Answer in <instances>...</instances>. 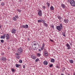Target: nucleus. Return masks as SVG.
Returning a JSON list of instances; mask_svg holds the SVG:
<instances>
[{
	"mask_svg": "<svg viewBox=\"0 0 75 75\" xmlns=\"http://www.w3.org/2000/svg\"><path fill=\"white\" fill-rule=\"evenodd\" d=\"M42 23H43V24H44V23H45V21H42Z\"/></svg>",
	"mask_w": 75,
	"mask_h": 75,
	"instance_id": "nucleus-45",
	"label": "nucleus"
},
{
	"mask_svg": "<svg viewBox=\"0 0 75 75\" xmlns=\"http://www.w3.org/2000/svg\"><path fill=\"white\" fill-rule=\"evenodd\" d=\"M28 28V25H25V28L27 29Z\"/></svg>",
	"mask_w": 75,
	"mask_h": 75,
	"instance_id": "nucleus-27",
	"label": "nucleus"
},
{
	"mask_svg": "<svg viewBox=\"0 0 75 75\" xmlns=\"http://www.w3.org/2000/svg\"><path fill=\"white\" fill-rule=\"evenodd\" d=\"M15 17L16 18H18V16H15Z\"/></svg>",
	"mask_w": 75,
	"mask_h": 75,
	"instance_id": "nucleus-35",
	"label": "nucleus"
},
{
	"mask_svg": "<svg viewBox=\"0 0 75 75\" xmlns=\"http://www.w3.org/2000/svg\"><path fill=\"white\" fill-rule=\"evenodd\" d=\"M16 55H17V57H18V58H20L21 56H20V54H18V53H16Z\"/></svg>",
	"mask_w": 75,
	"mask_h": 75,
	"instance_id": "nucleus-14",
	"label": "nucleus"
},
{
	"mask_svg": "<svg viewBox=\"0 0 75 75\" xmlns=\"http://www.w3.org/2000/svg\"><path fill=\"white\" fill-rule=\"evenodd\" d=\"M1 1V0H0V1Z\"/></svg>",
	"mask_w": 75,
	"mask_h": 75,
	"instance_id": "nucleus-55",
	"label": "nucleus"
},
{
	"mask_svg": "<svg viewBox=\"0 0 75 75\" xmlns=\"http://www.w3.org/2000/svg\"><path fill=\"white\" fill-rule=\"evenodd\" d=\"M28 40H30V39L28 38Z\"/></svg>",
	"mask_w": 75,
	"mask_h": 75,
	"instance_id": "nucleus-53",
	"label": "nucleus"
},
{
	"mask_svg": "<svg viewBox=\"0 0 75 75\" xmlns=\"http://www.w3.org/2000/svg\"><path fill=\"white\" fill-rule=\"evenodd\" d=\"M0 28H1V26H0Z\"/></svg>",
	"mask_w": 75,
	"mask_h": 75,
	"instance_id": "nucleus-51",
	"label": "nucleus"
},
{
	"mask_svg": "<svg viewBox=\"0 0 75 75\" xmlns=\"http://www.w3.org/2000/svg\"><path fill=\"white\" fill-rule=\"evenodd\" d=\"M50 41H51V42H53V40L51 39L50 40Z\"/></svg>",
	"mask_w": 75,
	"mask_h": 75,
	"instance_id": "nucleus-44",
	"label": "nucleus"
},
{
	"mask_svg": "<svg viewBox=\"0 0 75 75\" xmlns=\"http://www.w3.org/2000/svg\"><path fill=\"white\" fill-rule=\"evenodd\" d=\"M22 28H25V25H22Z\"/></svg>",
	"mask_w": 75,
	"mask_h": 75,
	"instance_id": "nucleus-28",
	"label": "nucleus"
},
{
	"mask_svg": "<svg viewBox=\"0 0 75 75\" xmlns=\"http://www.w3.org/2000/svg\"><path fill=\"white\" fill-rule=\"evenodd\" d=\"M16 29L14 28L12 29L11 30V33L12 34H15L16 33Z\"/></svg>",
	"mask_w": 75,
	"mask_h": 75,
	"instance_id": "nucleus-5",
	"label": "nucleus"
},
{
	"mask_svg": "<svg viewBox=\"0 0 75 75\" xmlns=\"http://www.w3.org/2000/svg\"><path fill=\"white\" fill-rule=\"evenodd\" d=\"M69 62L70 64H73V63H74V60H70L69 61Z\"/></svg>",
	"mask_w": 75,
	"mask_h": 75,
	"instance_id": "nucleus-20",
	"label": "nucleus"
},
{
	"mask_svg": "<svg viewBox=\"0 0 75 75\" xmlns=\"http://www.w3.org/2000/svg\"><path fill=\"white\" fill-rule=\"evenodd\" d=\"M38 15L40 16H42V12L40 10L38 12Z\"/></svg>",
	"mask_w": 75,
	"mask_h": 75,
	"instance_id": "nucleus-9",
	"label": "nucleus"
},
{
	"mask_svg": "<svg viewBox=\"0 0 75 75\" xmlns=\"http://www.w3.org/2000/svg\"><path fill=\"white\" fill-rule=\"evenodd\" d=\"M31 57L33 59H35L36 58V56H34V55H31Z\"/></svg>",
	"mask_w": 75,
	"mask_h": 75,
	"instance_id": "nucleus-12",
	"label": "nucleus"
},
{
	"mask_svg": "<svg viewBox=\"0 0 75 75\" xmlns=\"http://www.w3.org/2000/svg\"><path fill=\"white\" fill-rule=\"evenodd\" d=\"M11 71H12V72H14V71H15V70H14V69H12Z\"/></svg>",
	"mask_w": 75,
	"mask_h": 75,
	"instance_id": "nucleus-32",
	"label": "nucleus"
},
{
	"mask_svg": "<svg viewBox=\"0 0 75 75\" xmlns=\"http://www.w3.org/2000/svg\"><path fill=\"white\" fill-rule=\"evenodd\" d=\"M19 62L20 63H22V60H20Z\"/></svg>",
	"mask_w": 75,
	"mask_h": 75,
	"instance_id": "nucleus-38",
	"label": "nucleus"
},
{
	"mask_svg": "<svg viewBox=\"0 0 75 75\" xmlns=\"http://www.w3.org/2000/svg\"><path fill=\"white\" fill-rule=\"evenodd\" d=\"M64 69H65V68H64Z\"/></svg>",
	"mask_w": 75,
	"mask_h": 75,
	"instance_id": "nucleus-54",
	"label": "nucleus"
},
{
	"mask_svg": "<svg viewBox=\"0 0 75 75\" xmlns=\"http://www.w3.org/2000/svg\"><path fill=\"white\" fill-rule=\"evenodd\" d=\"M5 37L7 40H9V38H10V36H9L8 34H5Z\"/></svg>",
	"mask_w": 75,
	"mask_h": 75,
	"instance_id": "nucleus-7",
	"label": "nucleus"
},
{
	"mask_svg": "<svg viewBox=\"0 0 75 75\" xmlns=\"http://www.w3.org/2000/svg\"><path fill=\"white\" fill-rule=\"evenodd\" d=\"M16 67V68H18L20 66V65L19 64H15Z\"/></svg>",
	"mask_w": 75,
	"mask_h": 75,
	"instance_id": "nucleus-17",
	"label": "nucleus"
},
{
	"mask_svg": "<svg viewBox=\"0 0 75 75\" xmlns=\"http://www.w3.org/2000/svg\"><path fill=\"white\" fill-rule=\"evenodd\" d=\"M23 68H25V65H23Z\"/></svg>",
	"mask_w": 75,
	"mask_h": 75,
	"instance_id": "nucleus-43",
	"label": "nucleus"
},
{
	"mask_svg": "<svg viewBox=\"0 0 75 75\" xmlns=\"http://www.w3.org/2000/svg\"><path fill=\"white\" fill-rule=\"evenodd\" d=\"M5 36H6V34H4L3 36H1V38H2L3 39H4V38H5Z\"/></svg>",
	"mask_w": 75,
	"mask_h": 75,
	"instance_id": "nucleus-13",
	"label": "nucleus"
},
{
	"mask_svg": "<svg viewBox=\"0 0 75 75\" xmlns=\"http://www.w3.org/2000/svg\"><path fill=\"white\" fill-rule=\"evenodd\" d=\"M44 55L45 56H48V52L47 51H45L44 52Z\"/></svg>",
	"mask_w": 75,
	"mask_h": 75,
	"instance_id": "nucleus-11",
	"label": "nucleus"
},
{
	"mask_svg": "<svg viewBox=\"0 0 75 75\" xmlns=\"http://www.w3.org/2000/svg\"><path fill=\"white\" fill-rule=\"evenodd\" d=\"M62 7L63 8H65V5L64 4H62L61 5Z\"/></svg>",
	"mask_w": 75,
	"mask_h": 75,
	"instance_id": "nucleus-19",
	"label": "nucleus"
},
{
	"mask_svg": "<svg viewBox=\"0 0 75 75\" xmlns=\"http://www.w3.org/2000/svg\"><path fill=\"white\" fill-rule=\"evenodd\" d=\"M39 59L38 58V59H36L35 61V62H38V61H39Z\"/></svg>",
	"mask_w": 75,
	"mask_h": 75,
	"instance_id": "nucleus-33",
	"label": "nucleus"
},
{
	"mask_svg": "<svg viewBox=\"0 0 75 75\" xmlns=\"http://www.w3.org/2000/svg\"><path fill=\"white\" fill-rule=\"evenodd\" d=\"M44 25H45L46 27H47L48 26V25H47V23H44V24H43Z\"/></svg>",
	"mask_w": 75,
	"mask_h": 75,
	"instance_id": "nucleus-30",
	"label": "nucleus"
},
{
	"mask_svg": "<svg viewBox=\"0 0 75 75\" xmlns=\"http://www.w3.org/2000/svg\"><path fill=\"white\" fill-rule=\"evenodd\" d=\"M32 43L33 44V45L35 46L34 48H33V50H35L39 48L40 45L38 42H37L36 41H34Z\"/></svg>",
	"mask_w": 75,
	"mask_h": 75,
	"instance_id": "nucleus-1",
	"label": "nucleus"
},
{
	"mask_svg": "<svg viewBox=\"0 0 75 75\" xmlns=\"http://www.w3.org/2000/svg\"><path fill=\"white\" fill-rule=\"evenodd\" d=\"M57 18L59 20H61V19H62V18L60 16H57Z\"/></svg>",
	"mask_w": 75,
	"mask_h": 75,
	"instance_id": "nucleus-23",
	"label": "nucleus"
},
{
	"mask_svg": "<svg viewBox=\"0 0 75 75\" xmlns=\"http://www.w3.org/2000/svg\"><path fill=\"white\" fill-rule=\"evenodd\" d=\"M1 42L2 43L4 42V40H1Z\"/></svg>",
	"mask_w": 75,
	"mask_h": 75,
	"instance_id": "nucleus-39",
	"label": "nucleus"
},
{
	"mask_svg": "<svg viewBox=\"0 0 75 75\" xmlns=\"http://www.w3.org/2000/svg\"><path fill=\"white\" fill-rule=\"evenodd\" d=\"M43 64L45 65H47L48 64V62L47 61H44L43 62Z\"/></svg>",
	"mask_w": 75,
	"mask_h": 75,
	"instance_id": "nucleus-15",
	"label": "nucleus"
},
{
	"mask_svg": "<svg viewBox=\"0 0 75 75\" xmlns=\"http://www.w3.org/2000/svg\"><path fill=\"white\" fill-rule=\"evenodd\" d=\"M43 8H46V7L44 6H43L42 7Z\"/></svg>",
	"mask_w": 75,
	"mask_h": 75,
	"instance_id": "nucleus-42",
	"label": "nucleus"
},
{
	"mask_svg": "<svg viewBox=\"0 0 75 75\" xmlns=\"http://www.w3.org/2000/svg\"><path fill=\"white\" fill-rule=\"evenodd\" d=\"M23 49L21 47L19 48L18 50V54H22L23 53Z\"/></svg>",
	"mask_w": 75,
	"mask_h": 75,
	"instance_id": "nucleus-3",
	"label": "nucleus"
},
{
	"mask_svg": "<svg viewBox=\"0 0 75 75\" xmlns=\"http://www.w3.org/2000/svg\"><path fill=\"white\" fill-rule=\"evenodd\" d=\"M7 59H6V58L5 57H1V60L2 61H6Z\"/></svg>",
	"mask_w": 75,
	"mask_h": 75,
	"instance_id": "nucleus-6",
	"label": "nucleus"
},
{
	"mask_svg": "<svg viewBox=\"0 0 75 75\" xmlns=\"http://www.w3.org/2000/svg\"><path fill=\"white\" fill-rule=\"evenodd\" d=\"M62 35H63L64 37H65V33L64 32L62 33Z\"/></svg>",
	"mask_w": 75,
	"mask_h": 75,
	"instance_id": "nucleus-31",
	"label": "nucleus"
},
{
	"mask_svg": "<svg viewBox=\"0 0 75 75\" xmlns=\"http://www.w3.org/2000/svg\"><path fill=\"white\" fill-rule=\"evenodd\" d=\"M44 44H43V45L41 47V50H43V49H44Z\"/></svg>",
	"mask_w": 75,
	"mask_h": 75,
	"instance_id": "nucleus-18",
	"label": "nucleus"
},
{
	"mask_svg": "<svg viewBox=\"0 0 75 75\" xmlns=\"http://www.w3.org/2000/svg\"><path fill=\"white\" fill-rule=\"evenodd\" d=\"M13 20L14 21H17V19L15 17H13Z\"/></svg>",
	"mask_w": 75,
	"mask_h": 75,
	"instance_id": "nucleus-26",
	"label": "nucleus"
},
{
	"mask_svg": "<svg viewBox=\"0 0 75 75\" xmlns=\"http://www.w3.org/2000/svg\"><path fill=\"white\" fill-rule=\"evenodd\" d=\"M4 3L3 2H2L1 4V6H4Z\"/></svg>",
	"mask_w": 75,
	"mask_h": 75,
	"instance_id": "nucleus-25",
	"label": "nucleus"
},
{
	"mask_svg": "<svg viewBox=\"0 0 75 75\" xmlns=\"http://www.w3.org/2000/svg\"><path fill=\"white\" fill-rule=\"evenodd\" d=\"M73 75H75V73H73Z\"/></svg>",
	"mask_w": 75,
	"mask_h": 75,
	"instance_id": "nucleus-48",
	"label": "nucleus"
},
{
	"mask_svg": "<svg viewBox=\"0 0 75 75\" xmlns=\"http://www.w3.org/2000/svg\"><path fill=\"white\" fill-rule=\"evenodd\" d=\"M66 46L67 47V49H68V50H69V49H70V45L68 43H67V44Z\"/></svg>",
	"mask_w": 75,
	"mask_h": 75,
	"instance_id": "nucleus-10",
	"label": "nucleus"
},
{
	"mask_svg": "<svg viewBox=\"0 0 75 75\" xmlns=\"http://www.w3.org/2000/svg\"><path fill=\"white\" fill-rule=\"evenodd\" d=\"M51 27H52V28H54V25H51Z\"/></svg>",
	"mask_w": 75,
	"mask_h": 75,
	"instance_id": "nucleus-37",
	"label": "nucleus"
},
{
	"mask_svg": "<svg viewBox=\"0 0 75 75\" xmlns=\"http://www.w3.org/2000/svg\"><path fill=\"white\" fill-rule=\"evenodd\" d=\"M39 52H41V50L40 49L39 50Z\"/></svg>",
	"mask_w": 75,
	"mask_h": 75,
	"instance_id": "nucleus-47",
	"label": "nucleus"
},
{
	"mask_svg": "<svg viewBox=\"0 0 75 75\" xmlns=\"http://www.w3.org/2000/svg\"><path fill=\"white\" fill-rule=\"evenodd\" d=\"M70 45H72V43H70Z\"/></svg>",
	"mask_w": 75,
	"mask_h": 75,
	"instance_id": "nucleus-46",
	"label": "nucleus"
},
{
	"mask_svg": "<svg viewBox=\"0 0 75 75\" xmlns=\"http://www.w3.org/2000/svg\"><path fill=\"white\" fill-rule=\"evenodd\" d=\"M51 62H54V61H55V59H52L50 61Z\"/></svg>",
	"mask_w": 75,
	"mask_h": 75,
	"instance_id": "nucleus-21",
	"label": "nucleus"
},
{
	"mask_svg": "<svg viewBox=\"0 0 75 75\" xmlns=\"http://www.w3.org/2000/svg\"><path fill=\"white\" fill-rule=\"evenodd\" d=\"M69 21V20H68V19H65L64 20V22L65 23H66V24H67V23H68Z\"/></svg>",
	"mask_w": 75,
	"mask_h": 75,
	"instance_id": "nucleus-8",
	"label": "nucleus"
},
{
	"mask_svg": "<svg viewBox=\"0 0 75 75\" xmlns=\"http://www.w3.org/2000/svg\"><path fill=\"white\" fill-rule=\"evenodd\" d=\"M46 4L47 5L48 7H50V4L48 2H47L46 3Z\"/></svg>",
	"mask_w": 75,
	"mask_h": 75,
	"instance_id": "nucleus-24",
	"label": "nucleus"
},
{
	"mask_svg": "<svg viewBox=\"0 0 75 75\" xmlns=\"http://www.w3.org/2000/svg\"><path fill=\"white\" fill-rule=\"evenodd\" d=\"M50 8V9L51 10H54V7H53V6H51Z\"/></svg>",
	"mask_w": 75,
	"mask_h": 75,
	"instance_id": "nucleus-22",
	"label": "nucleus"
},
{
	"mask_svg": "<svg viewBox=\"0 0 75 75\" xmlns=\"http://www.w3.org/2000/svg\"><path fill=\"white\" fill-rule=\"evenodd\" d=\"M41 21H42H42H44V20H42V19Z\"/></svg>",
	"mask_w": 75,
	"mask_h": 75,
	"instance_id": "nucleus-49",
	"label": "nucleus"
},
{
	"mask_svg": "<svg viewBox=\"0 0 75 75\" xmlns=\"http://www.w3.org/2000/svg\"><path fill=\"white\" fill-rule=\"evenodd\" d=\"M68 75H70V74H67Z\"/></svg>",
	"mask_w": 75,
	"mask_h": 75,
	"instance_id": "nucleus-52",
	"label": "nucleus"
},
{
	"mask_svg": "<svg viewBox=\"0 0 75 75\" xmlns=\"http://www.w3.org/2000/svg\"><path fill=\"white\" fill-rule=\"evenodd\" d=\"M1 55H4V53H1Z\"/></svg>",
	"mask_w": 75,
	"mask_h": 75,
	"instance_id": "nucleus-40",
	"label": "nucleus"
},
{
	"mask_svg": "<svg viewBox=\"0 0 75 75\" xmlns=\"http://www.w3.org/2000/svg\"><path fill=\"white\" fill-rule=\"evenodd\" d=\"M53 66V64H51L49 66V67L50 68H51Z\"/></svg>",
	"mask_w": 75,
	"mask_h": 75,
	"instance_id": "nucleus-34",
	"label": "nucleus"
},
{
	"mask_svg": "<svg viewBox=\"0 0 75 75\" xmlns=\"http://www.w3.org/2000/svg\"><path fill=\"white\" fill-rule=\"evenodd\" d=\"M57 68H59V67L58 66H57Z\"/></svg>",
	"mask_w": 75,
	"mask_h": 75,
	"instance_id": "nucleus-50",
	"label": "nucleus"
},
{
	"mask_svg": "<svg viewBox=\"0 0 75 75\" xmlns=\"http://www.w3.org/2000/svg\"><path fill=\"white\" fill-rule=\"evenodd\" d=\"M17 10L18 12H19V13H21V10L20 9H17Z\"/></svg>",
	"mask_w": 75,
	"mask_h": 75,
	"instance_id": "nucleus-29",
	"label": "nucleus"
},
{
	"mask_svg": "<svg viewBox=\"0 0 75 75\" xmlns=\"http://www.w3.org/2000/svg\"><path fill=\"white\" fill-rule=\"evenodd\" d=\"M37 55L38 57H40L41 55V54L38 53L37 54Z\"/></svg>",
	"mask_w": 75,
	"mask_h": 75,
	"instance_id": "nucleus-16",
	"label": "nucleus"
},
{
	"mask_svg": "<svg viewBox=\"0 0 75 75\" xmlns=\"http://www.w3.org/2000/svg\"><path fill=\"white\" fill-rule=\"evenodd\" d=\"M62 24H60L59 26H57L56 27V29L58 31H61L62 30Z\"/></svg>",
	"mask_w": 75,
	"mask_h": 75,
	"instance_id": "nucleus-2",
	"label": "nucleus"
},
{
	"mask_svg": "<svg viewBox=\"0 0 75 75\" xmlns=\"http://www.w3.org/2000/svg\"><path fill=\"white\" fill-rule=\"evenodd\" d=\"M38 22L39 23H41V22H42V21H41V20H38Z\"/></svg>",
	"mask_w": 75,
	"mask_h": 75,
	"instance_id": "nucleus-36",
	"label": "nucleus"
},
{
	"mask_svg": "<svg viewBox=\"0 0 75 75\" xmlns=\"http://www.w3.org/2000/svg\"><path fill=\"white\" fill-rule=\"evenodd\" d=\"M71 5L73 6V7L75 6V2L74 0H71L70 1V3Z\"/></svg>",
	"mask_w": 75,
	"mask_h": 75,
	"instance_id": "nucleus-4",
	"label": "nucleus"
},
{
	"mask_svg": "<svg viewBox=\"0 0 75 75\" xmlns=\"http://www.w3.org/2000/svg\"><path fill=\"white\" fill-rule=\"evenodd\" d=\"M71 0H68V2H69V3H70L71 1Z\"/></svg>",
	"mask_w": 75,
	"mask_h": 75,
	"instance_id": "nucleus-41",
	"label": "nucleus"
}]
</instances>
